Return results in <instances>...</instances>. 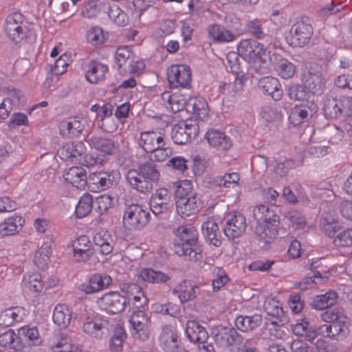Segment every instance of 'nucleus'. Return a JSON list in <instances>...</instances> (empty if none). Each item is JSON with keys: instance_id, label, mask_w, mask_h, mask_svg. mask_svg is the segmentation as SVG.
<instances>
[{"instance_id": "obj_47", "label": "nucleus", "mask_w": 352, "mask_h": 352, "mask_svg": "<svg viewBox=\"0 0 352 352\" xmlns=\"http://www.w3.org/2000/svg\"><path fill=\"white\" fill-rule=\"evenodd\" d=\"M262 318L258 314H254L251 316H239L235 320L236 328L241 331H251L261 325Z\"/></svg>"}, {"instance_id": "obj_51", "label": "nucleus", "mask_w": 352, "mask_h": 352, "mask_svg": "<svg viewBox=\"0 0 352 352\" xmlns=\"http://www.w3.org/2000/svg\"><path fill=\"white\" fill-rule=\"evenodd\" d=\"M103 6V0L85 1L80 10L81 15L87 19L94 18L100 12Z\"/></svg>"}, {"instance_id": "obj_42", "label": "nucleus", "mask_w": 352, "mask_h": 352, "mask_svg": "<svg viewBox=\"0 0 352 352\" xmlns=\"http://www.w3.org/2000/svg\"><path fill=\"white\" fill-rule=\"evenodd\" d=\"M160 342L166 352L173 351L179 344L177 333L174 327L171 326L163 327Z\"/></svg>"}, {"instance_id": "obj_34", "label": "nucleus", "mask_w": 352, "mask_h": 352, "mask_svg": "<svg viewBox=\"0 0 352 352\" xmlns=\"http://www.w3.org/2000/svg\"><path fill=\"white\" fill-rule=\"evenodd\" d=\"M210 38L217 43H230L235 40V35L225 27L219 24H212L208 28Z\"/></svg>"}, {"instance_id": "obj_48", "label": "nucleus", "mask_w": 352, "mask_h": 352, "mask_svg": "<svg viewBox=\"0 0 352 352\" xmlns=\"http://www.w3.org/2000/svg\"><path fill=\"white\" fill-rule=\"evenodd\" d=\"M307 89L305 85H299L294 84L289 85L287 94L290 99L300 101L301 103H305L310 100L316 101L313 94H310L309 90L307 91Z\"/></svg>"}, {"instance_id": "obj_40", "label": "nucleus", "mask_w": 352, "mask_h": 352, "mask_svg": "<svg viewBox=\"0 0 352 352\" xmlns=\"http://www.w3.org/2000/svg\"><path fill=\"white\" fill-rule=\"evenodd\" d=\"M22 287L24 290L40 294L44 287L41 274L38 272L25 274L23 278Z\"/></svg>"}, {"instance_id": "obj_63", "label": "nucleus", "mask_w": 352, "mask_h": 352, "mask_svg": "<svg viewBox=\"0 0 352 352\" xmlns=\"http://www.w3.org/2000/svg\"><path fill=\"white\" fill-rule=\"evenodd\" d=\"M320 225L322 231L329 236H333L340 228V225L336 219L327 215L322 219Z\"/></svg>"}, {"instance_id": "obj_58", "label": "nucleus", "mask_w": 352, "mask_h": 352, "mask_svg": "<svg viewBox=\"0 0 352 352\" xmlns=\"http://www.w3.org/2000/svg\"><path fill=\"white\" fill-rule=\"evenodd\" d=\"M212 286L214 292L220 290L229 281V278L226 271L221 267H214L212 270Z\"/></svg>"}, {"instance_id": "obj_6", "label": "nucleus", "mask_w": 352, "mask_h": 352, "mask_svg": "<svg viewBox=\"0 0 352 352\" xmlns=\"http://www.w3.org/2000/svg\"><path fill=\"white\" fill-rule=\"evenodd\" d=\"M168 85L173 89H189L192 82V71L185 64H173L167 68Z\"/></svg>"}, {"instance_id": "obj_61", "label": "nucleus", "mask_w": 352, "mask_h": 352, "mask_svg": "<svg viewBox=\"0 0 352 352\" xmlns=\"http://www.w3.org/2000/svg\"><path fill=\"white\" fill-rule=\"evenodd\" d=\"M266 313L275 318H280L283 315V310L280 302L274 298H266L264 305Z\"/></svg>"}, {"instance_id": "obj_5", "label": "nucleus", "mask_w": 352, "mask_h": 352, "mask_svg": "<svg viewBox=\"0 0 352 352\" xmlns=\"http://www.w3.org/2000/svg\"><path fill=\"white\" fill-rule=\"evenodd\" d=\"M107 320L104 317L92 309H85L82 314V330L91 338L102 339V331Z\"/></svg>"}, {"instance_id": "obj_43", "label": "nucleus", "mask_w": 352, "mask_h": 352, "mask_svg": "<svg viewBox=\"0 0 352 352\" xmlns=\"http://www.w3.org/2000/svg\"><path fill=\"white\" fill-rule=\"evenodd\" d=\"M176 235L178 238L175 245H181L189 246L197 241V233L194 227L190 226H181L177 230ZM176 246H175V248Z\"/></svg>"}, {"instance_id": "obj_54", "label": "nucleus", "mask_w": 352, "mask_h": 352, "mask_svg": "<svg viewBox=\"0 0 352 352\" xmlns=\"http://www.w3.org/2000/svg\"><path fill=\"white\" fill-rule=\"evenodd\" d=\"M50 254V245L44 243L35 252L33 261L38 268L44 270L47 267Z\"/></svg>"}, {"instance_id": "obj_32", "label": "nucleus", "mask_w": 352, "mask_h": 352, "mask_svg": "<svg viewBox=\"0 0 352 352\" xmlns=\"http://www.w3.org/2000/svg\"><path fill=\"white\" fill-rule=\"evenodd\" d=\"M26 316V310L21 307H11L0 312V326L9 327L21 321Z\"/></svg>"}, {"instance_id": "obj_53", "label": "nucleus", "mask_w": 352, "mask_h": 352, "mask_svg": "<svg viewBox=\"0 0 352 352\" xmlns=\"http://www.w3.org/2000/svg\"><path fill=\"white\" fill-rule=\"evenodd\" d=\"M134 54L131 48L128 46H122L118 47L115 54V62L120 68L122 67H127L133 62Z\"/></svg>"}, {"instance_id": "obj_30", "label": "nucleus", "mask_w": 352, "mask_h": 352, "mask_svg": "<svg viewBox=\"0 0 352 352\" xmlns=\"http://www.w3.org/2000/svg\"><path fill=\"white\" fill-rule=\"evenodd\" d=\"M187 111L191 112L197 119L206 120L209 115L206 100L201 97L192 96L188 98Z\"/></svg>"}, {"instance_id": "obj_41", "label": "nucleus", "mask_w": 352, "mask_h": 352, "mask_svg": "<svg viewBox=\"0 0 352 352\" xmlns=\"http://www.w3.org/2000/svg\"><path fill=\"white\" fill-rule=\"evenodd\" d=\"M293 333L299 337H303L309 342H313L317 337L318 331L309 326V322L306 319H301L296 323L291 325Z\"/></svg>"}, {"instance_id": "obj_8", "label": "nucleus", "mask_w": 352, "mask_h": 352, "mask_svg": "<svg viewBox=\"0 0 352 352\" xmlns=\"http://www.w3.org/2000/svg\"><path fill=\"white\" fill-rule=\"evenodd\" d=\"M239 54L249 63L265 59V50L263 45L254 39L242 40L238 45Z\"/></svg>"}, {"instance_id": "obj_15", "label": "nucleus", "mask_w": 352, "mask_h": 352, "mask_svg": "<svg viewBox=\"0 0 352 352\" xmlns=\"http://www.w3.org/2000/svg\"><path fill=\"white\" fill-rule=\"evenodd\" d=\"M138 145L145 152L155 151L159 146L166 145L165 135L158 130H148L140 133Z\"/></svg>"}, {"instance_id": "obj_4", "label": "nucleus", "mask_w": 352, "mask_h": 352, "mask_svg": "<svg viewBox=\"0 0 352 352\" xmlns=\"http://www.w3.org/2000/svg\"><path fill=\"white\" fill-rule=\"evenodd\" d=\"M5 31L11 40L19 43L26 38L30 31L29 23L21 13L14 12L6 19Z\"/></svg>"}, {"instance_id": "obj_31", "label": "nucleus", "mask_w": 352, "mask_h": 352, "mask_svg": "<svg viewBox=\"0 0 352 352\" xmlns=\"http://www.w3.org/2000/svg\"><path fill=\"white\" fill-rule=\"evenodd\" d=\"M94 243L99 248L101 254L107 255L113 250V239L110 232L100 230L96 232L93 238Z\"/></svg>"}, {"instance_id": "obj_18", "label": "nucleus", "mask_w": 352, "mask_h": 352, "mask_svg": "<svg viewBox=\"0 0 352 352\" xmlns=\"http://www.w3.org/2000/svg\"><path fill=\"white\" fill-rule=\"evenodd\" d=\"M90 146L99 153L103 158L107 155H115L118 150V144L111 138L102 136H93L88 140Z\"/></svg>"}, {"instance_id": "obj_17", "label": "nucleus", "mask_w": 352, "mask_h": 352, "mask_svg": "<svg viewBox=\"0 0 352 352\" xmlns=\"http://www.w3.org/2000/svg\"><path fill=\"white\" fill-rule=\"evenodd\" d=\"M313 34L311 25L304 22H297L291 30V45L294 47H302L308 43Z\"/></svg>"}, {"instance_id": "obj_21", "label": "nucleus", "mask_w": 352, "mask_h": 352, "mask_svg": "<svg viewBox=\"0 0 352 352\" xmlns=\"http://www.w3.org/2000/svg\"><path fill=\"white\" fill-rule=\"evenodd\" d=\"M25 219L19 214H14L0 222V236H12L19 232L23 226Z\"/></svg>"}, {"instance_id": "obj_16", "label": "nucleus", "mask_w": 352, "mask_h": 352, "mask_svg": "<svg viewBox=\"0 0 352 352\" xmlns=\"http://www.w3.org/2000/svg\"><path fill=\"white\" fill-rule=\"evenodd\" d=\"M111 276L105 274H95L82 283L79 286V289L87 294H91L107 288L111 285Z\"/></svg>"}, {"instance_id": "obj_25", "label": "nucleus", "mask_w": 352, "mask_h": 352, "mask_svg": "<svg viewBox=\"0 0 352 352\" xmlns=\"http://www.w3.org/2000/svg\"><path fill=\"white\" fill-rule=\"evenodd\" d=\"M188 96L180 92L170 94L166 91L162 94V99L167 102L166 107L173 113H177L183 110L185 107L187 109Z\"/></svg>"}, {"instance_id": "obj_33", "label": "nucleus", "mask_w": 352, "mask_h": 352, "mask_svg": "<svg viewBox=\"0 0 352 352\" xmlns=\"http://www.w3.org/2000/svg\"><path fill=\"white\" fill-rule=\"evenodd\" d=\"M72 314V309L69 305L59 303L54 308L52 320L60 328H66L70 324Z\"/></svg>"}, {"instance_id": "obj_22", "label": "nucleus", "mask_w": 352, "mask_h": 352, "mask_svg": "<svg viewBox=\"0 0 352 352\" xmlns=\"http://www.w3.org/2000/svg\"><path fill=\"white\" fill-rule=\"evenodd\" d=\"M108 71L107 65L91 60L86 65L85 78L90 83L96 84L105 79Z\"/></svg>"}, {"instance_id": "obj_11", "label": "nucleus", "mask_w": 352, "mask_h": 352, "mask_svg": "<svg viewBox=\"0 0 352 352\" xmlns=\"http://www.w3.org/2000/svg\"><path fill=\"white\" fill-rule=\"evenodd\" d=\"M130 332L135 339L145 340L150 333L149 319L147 315L141 310L134 311L129 319Z\"/></svg>"}, {"instance_id": "obj_27", "label": "nucleus", "mask_w": 352, "mask_h": 352, "mask_svg": "<svg viewBox=\"0 0 352 352\" xmlns=\"http://www.w3.org/2000/svg\"><path fill=\"white\" fill-rule=\"evenodd\" d=\"M185 333L191 342L198 345L206 342L208 338L205 328L195 320H188L186 322Z\"/></svg>"}, {"instance_id": "obj_46", "label": "nucleus", "mask_w": 352, "mask_h": 352, "mask_svg": "<svg viewBox=\"0 0 352 352\" xmlns=\"http://www.w3.org/2000/svg\"><path fill=\"white\" fill-rule=\"evenodd\" d=\"M338 295L336 292L329 290L324 294L316 296L311 302V306L315 309L323 310L336 304Z\"/></svg>"}, {"instance_id": "obj_29", "label": "nucleus", "mask_w": 352, "mask_h": 352, "mask_svg": "<svg viewBox=\"0 0 352 352\" xmlns=\"http://www.w3.org/2000/svg\"><path fill=\"white\" fill-rule=\"evenodd\" d=\"M17 333L19 338L29 345L38 346L43 344V338L36 326L28 324L21 327Z\"/></svg>"}, {"instance_id": "obj_62", "label": "nucleus", "mask_w": 352, "mask_h": 352, "mask_svg": "<svg viewBox=\"0 0 352 352\" xmlns=\"http://www.w3.org/2000/svg\"><path fill=\"white\" fill-rule=\"evenodd\" d=\"M70 63L69 56L67 54H63L52 65H50L49 67L54 75H62L67 72Z\"/></svg>"}, {"instance_id": "obj_36", "label": "nucleus", "mask_w": 352, "mask_h": 352, "mask_svg": "<svg viewBox=\"0 0 352 352\" xmlns=\"http://www.w3.org/2000/svg\"><path fill=\"white\" fill-rule=\"evenodd\" d=\"M304 85L310 94L316 96L321 95L325 90V82L320 74L308 73L304 76Z\"/></svg>"}, {"instance_id": "obj_10", "label": "nucleus", "mask_w": 352, "mask_h": 352, "mask_svg": "<svg viewBox=\"0 0 352 352\" xmlns=\"http://www.w3.org/2000/svg\"><path fill=\"white\" fill-rule=\"evenodd\" d=\"M120 177L118 170L94 172L88 177V185L94 191H100L111 187Z\"/></svg>"}, {"instance_id": "obj_56", "label": "nucleus", "mask_w": 352, "mask_h": 352, "mask_svg": "<svg viewBox=\"0 0 352 352\" xmlns=\"http://www.w3.org/2000/svg\"><path fill=\"white\" fill-rule=\"evenodd\" d=\"M340 98H327L324 104L325 116L330 118H337L342 114Z\"/></svg>"}, {"instance_id": "obj_52", "label": "nucleus", "mask_w": 352, "mask_h": 352, "mask_svg": "<svg viewBox=\"0 0 352 352\" xmlns=\"http://www.w3.org/2000/svg\"><path fill=\"white\" fill-rule=\"evenodd\" d=\"M51 349L54 352H82L78 346L72 344V340L63 333L60 334Z\"/></svg>"}, {"instance_id": "obj_3", "label": "nucleus", "mask_w": 352, "mask_h": 352, "mask_svg": "<svg viewBox=\"0 0 352 352\" xmlns=\"http://www.w3.org/2000/svg\"><path fill=\"white\" fill-rule=\"evenodd\" d=\"M322 319L326 323L320 326L318 333L330 338L342 339L349 333V320L339 311H325Z\"/></svg>"}, {"instance_id": "obj_64", "label": "nucleus", "mask_w": 352, "mask_h": 352, "mask_svg": "<svg viewBox=\"0 0 352 352\" xmlns=\"http://www.w3.org/2000/svg\"><path fill=\"white\" fill-rule=\"evenodd\" d=\"M108 16L118 25L124 26L127 24L128 16L126 14L116 5L111 6L108 12Z\"/></svg>"}, {"instance_id": "obj_1", "label": "nucleus", "mask_w": 352, "mask_h": 352, "mask_svg": "<svg viewBox=\"0 0 352 352\" xmlns=\"http://www.w3.org/2000/svg\"><path fill=\"white\" fill-rule=\"evenodd\" d=\"M176 212L182 218L197 214L204 207L201 197L194 189L192 181L183 179L175 184Z\"/></svg>"}, {"instance_id": "obj_35", "label": "nucleus", "mask_w": 352, "mask_h": 352, "mask_svg": "<svg viewBox=\"0 0 352 352\" xmlns=\"http://www.w3.org/2000/svg\"><path fill=\"white\" fill-rule=\"evenodd\" d=\"M121 291L124 294L126 299V304L133 302H139L136 307L142 306L146 302V296L142 290V288L137 284H124L121 287Z\"/></svg>"}, {"instance_id": "obj_12", "label": "nucleus", "mask_w": 352, "mask_h": 352, "mask_svg": "<svg viewBox=\"0 0 352 352\" xmlns=\"http://www.w3.org/2000/svg\"><path fill=\"white\" fill-rule=\"evenodd\" d=\"M72 258L76 263H85L93 256L94 250L88 236L81 235L71 242Z\"/></svg>"}, {"instance_id": "obj_45", "label": "nucleus", "mask_w": 352, "mask_h": 352, "mask_svg": "<svg viewBox=\"0 0 352 352\" xmlns=\"http://www.w3.org/2000/svg\"><path fill=\"white\" fill-rule=\"evenodd\" d=\"M137 276L139 280L150 283H165L170 279L167 274L160 271H155L151 268L140 270Z\"/></svg>"}, {"instance_id": "obj_14", "label": "nucleus", "mask_w": 352, "mask_h": 352, "mask_svg": "<svg viewBox=\"0 0 352 352\" xmlns=\"http://www.w3.org/2000/svg\"><path fill=\"white\" fill-rule=\"evenodd\" d=\"M316 101L309 100L305 103L296 105L291 111L289 121L294 126H298L307 122L317 111Z\"/></svg>"}, {"instance_id": "obj_49", "label": "nucleus", "mask_w": 352, "mask_h": 352, "mask_svg": "<svg viewBox=\"0 0 352 352\" xmlns=\"http://www.w3.org/2000/svg\"><path fill=\"white\" fill-rule=\"evenodd\" d=\"M175 252L179 256H184L190 261H199L202 258V248L196 243L189 246L177 245Z\"/></svg>"}, {"instance_id": "obj_38", "label": "nucleus", "mask_w": 352, "mask_h": 352, "mask_svg": "<svg viewBox=\"0 0 352 352\" xmlns=\"http://www.w3.org/2000/svg\"><path fill=\"white\" fill-rule=\"evenodd\" d=\"M201 231L206 240L209 243L216 247H219L221 245L219 230L215 219L210 218L204 221L201 226Z\"/></svg>"}, {"instance_id": "obj_44", "label": "nucleus", "mask_w": 352, "mask_h": 352, "mask_svg": "<svg viewBox=\"0 0 352 352\" xmlns=\"http://www.w3.org/2000/svg\"><path fill=\"white\" fill-rule=\"evenodd\" d=\"M126 179L129 184L140 192H145L153 188L152 184L144 178L140 170H130Z\"/></svg>"}, {"instance_id": "obj_37", "label": "nucleus", "mask_w": 352, "mask_h": 352, "mask_svg": "<svg viewBox=\"0 0 352 352\" xmlns=\"http://www.w3.org/2000/svg\"><path fill=\"white\" fill-rule=\"evenodd\" d=\"M205 138L210 146L227 150L231 146L230 138L223 132L216 129L208 130Z\"/></svg>"}, {"instance_id": "obj_2", "label": "nucleus", "mask_w": 352, "mask_h": 352, "mask_svg": "<svg viewBox=\"0 0 352 352\" xmlns=\"http://www.w3.org/2000/svg\"><path fill=\"white\" fill-rule=\"evenodd\" d=\"M253 215L257 222L255 234L258 239L265 244L272 243L278 234V217L265 205L257 206Z\"/></svg>"}, {"instance_id": "obj_55", "label": "nucleus", "mask_w": 352, "mask_h": 352, "mask_svg": "<svg viewBox=\"0 0 352 352\" xmlns=\"http://www.w3.org/2000/svg\"><path fill=\"white\" fill-rule=\"evenodd\" d=\"M93 198L89 193H85L80 197L76 207V214L78 218H82L90 213L92 209Z\"/></svg>"}, {"instance_id": "obj_24", "label": "nucleus", "mask_w": 352, "mask_h": 352, "mask_svg": "<svg viewBox=\"0 0 352 352\" xmlns=\"http://www.w3.org/2000/svg\"><path fill=\"white\" fill-rule=\"evenodd\" d=\"M198 288L190 281L184 280L177 284L173 289V294L180 302L184 303L194 300L197 295Z\"/></svg>"}, {"instance_id": "obj_23", "label": "nucleus", "mask_w": 352, "mask_h": 352, "mask_svg": "<svg viewBox=\"0 0 352 352\" xmlns=\"http://www.w3.org/2000/svg\"><path fill=\"white\" fill-rule=\"evenodd\" d=\"M258 86L263 94L270 96L274 100H279L283 96L281 85L275 77L265 76L261 78Z\"/></svg>"}, {"instance_id": "obj_20", "label": "nucleus", "mask_w": 352, "mask_h": 352, "mask_svg": "<svg viewBox=\"0 0 352 352\" xmlns=\"http://www.w3.org/2000/svg\"><path fill=\"white\" fill-rule=\"evenodd\" d=\"M65 181L72 186L82 189L88 184L87 171L81 166H72L63 174Z\"/></svg>"}, {"instance_id": "obj_13", "label": "nucleus", "mask_w": 352, "mask_h": 352, "mask_svg": "<svg viewBox=\"0 0 352 352\" xmlns=\"http://www.w3.org/2000/svg\"><path fill=\"white\" fill-rule=\"evenodd\" d=\"M225 234L229 239L239 237L246 228L245 218L240 213H229L222 221Z\"/></svg>"}, {"instance_id": "obj_50", "label": "nucleus", "mask_w": 352, "mask_h": 352, "mask_svg": "<svg viewBox=\"0 0 352 352\" xmlns=\"http://www.w3.org/2000/svg\"><path fill=\"white\" fill-rule=\"evenodd\" d=\"M109 37V34L98 25L91 27L86 32V40L92 45L103 44Z\"/></svg>"}, {"instance_id": "obj_39", "label": "nucleus", "mask_w": 352, "mask_h": 352, "mask_svg": "<svg viewBox=\"0 0 352 352\" xmlns=\"http://www.w3.org/2000/svg\"><path fill=\"white\" fill-rule=\"evenodd\" d=\"M236 331L233 329L217 327L212 331L215 342L222 347H227L234 344Z\"/></svg>"}, {"instance_id": "obj_7", "label": "nucleus", "mask_w": 352, "mask_h": 352, "mask_svg": "<svg viewBox=\"0 0 352 352\" xmlns=\"http://www.w3.org/2000/svg\"><path fill=\"white\" fill-rule=\"evenodd\" d=\"M98 307L109 314H118L126 306V299L118 292H109L96 300Z\"/></svg>"}, {"instance_id": "obj_19", "label": "nucleus", "mask_w": 352, "mask_h": 352, "mask_svg": "<svg viewBox=\"0 0 352 352\" xmlns=\"http://www.w3.org/2000/svg\"><path fill=\"white\" fill-rule=\"evenodd\" d=\"M170 204V194L164 188H159L151 196V210L155 214L162 213L168 210Z\"/></svg>"}, {"instance_id": "obj_28", "label": "nucleus", "mask_w": 352, "mask_h": 352, "mask_svg": "<svg viewBox=\"0 0 352 352\" xmlns=\"http://www.w3.org/2000/svg\"><path fill=\"white\" fill-rule=\"evenodd\" d=\"M85 151L82 142H67L58 150L57 154L60 159L65 161L74 160L80 157Z\"/></svg>"}, {"instance_id": "obj_60", "label": "nucleus", "mask_w": 352, "mask_h": 352, "mask_svg": "<svg viewBox=\"0 0 352 352\" xmlns=\"http://www.w3.org/2000/svg\"><path fill=\"white\" fill-rule=\"evenodd\" d=\"M126 339V333L121 327H117L109 341V347L112 352H121L123 348V342Z\"/></svg>"}, {"instance_id": "obj_59", "label": "nucleus", "mask_w": 352, "mask_h": 352, "mask_svg": "<svg viewBox=\"0 0 352 352\" xmlns=\"http://www.w3.org/2000/svg\"><path fill=\"white\" fill-rule=\"evenodd\" d=\"M240 177L238 173L232 172L226 173L223 176L217 177L214 179V183L219 187L234 188L238 185Z\"/></svg>"}, {"instance_id": "obj_26", "label": "nucleus", "mask_w": 352, "mask_h": 352, "mask_svg": "<svg viewBox=\"0 0 352 352\" xmlns=\"http://www.w3.org/2000/svg\"><path fill=\"white\" fill-rule=\"evenodd\" d=\"M270 60L274 65L278 74L284 79L292 78L296 72L295 65L280 56L273 54L270 55Z\"/></svg>"}, {"instance_id": "obj_9", "label": "nucleus", "mask_w": 352, "mask_h": 352, "mask_svg": "<svg viewBox=\"0 0 352 352\" xmlns=\"http://www.w3.org/2000/svg\"><path fill=\"white\" fill-rule=\"evenodd\" d=\"M150 217L149 212L140 205L129 206L123 215V222L129 229H138L144 226Z\"/></svg>"}, {"instance_id": "obj_57", "label": "nucleus", "mask_w": 352, "mask_h": 352, "mask_svg": "<svg viewBox=\"0 0 352 352\" xmlns=\"http://www.w3.org/2000/svg\"><path fill=\"white\" fill-rule=\"evenodd\" d=\"M329 278V273L325 272L322 274L319 271L314 272L311 277L305 278L301 282L297 284V287L301 290H305L310 287L312 284H319L326 282Z\"/></svg>"}]
</instances>
